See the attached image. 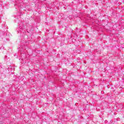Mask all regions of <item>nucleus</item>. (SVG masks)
Wrapping results in <instances>:
<instances>
[{"mask_svg": "<svg viewBox=\"0 0 124 124\" xmlns=\"http://www.w3.org/2000/svg\"><path fill=\"white\" fill-rule=\"evenodd\" d=\"M27 32H30V31H29V30H27Z\"/></svg>", "mask_w": 124, "mask_h": 124, "instance_id": "1", "label": "nucleus"}]
</instances>
